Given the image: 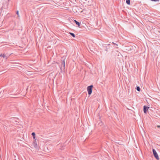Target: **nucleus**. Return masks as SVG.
<instances>
[{
    "label": "nucleus",
    "mask_w": 160,
    "mask_h": 160,
    "mask_svg": "<svg viewBox=\"0 0 160 160\" xmlns=\"http://www.w3.org/2000/svg\"><path fill=\"white\" fill-rule=\"evenodd\" d=\"M69 34L71 35L73 38H74L75 37V35L73 33L69 32Z\"/></svg>",
    "instance_id": "nucleus-8"
},
{
    "label": "nucleus",
    "mask_w": 160,
    "mask_h": 160,
    "mask_svg": "<svg viewBox=\"0 0 160 160\" xmlns=\"http://www.w3.org/2000/svg\"><path fill=\"white\" fill-rule=\"evenodd\" d=\"M126 2L127 3L128 5H130V0H126Z\"/></svg>",
    "instance_id": "nucleus-7"
},
{
    "label": "nucleus",
    "mask_w": 160,
    "mask_h": 160,
    "mask_svg": "<svg viewBox=\"0 0 160 160\" xmlns=\"http://www.w3.org/2000/svg\"><path fill=\"white\" fill-rule=\"evenodd\" d=\"M152 1H158L159 0H151Z\"/></svg>",
    "instance_id": "nucleus-12"
},
{
    "label": "nucleus",
    "mask_w": 160,
    "mask_h": 160,
    "mask_svg": "<svg viewBox=\"0 0 160 160\" xmlns=\"http://www.w3.org/2000/svg\"><path fill=\"white\" fill-rule=\"evenodd\" d=\"M157 127H158V128H160V126H159V125H158V126Z\"/></svg>",
    "instance_id": "nucleus-15"
},
{
    "label": "nucleus",
    "mask_w": 160,
    "mask_h": 160,
    "mask_svg": "<svg viewBox=\"0 0 160 160\" xmlns=\"http://www.w3.org/2000/svg\"><path fill=\"white\" fill-rule=\"evenodd\" d=\"M2 22L0 24V26H2Z\"/></svg>",
    "instance_id": "nucleus-14"
},
{
    "label": "nucleus",
    "mask_w": 160,
    "mask_h": 160,
    "mask_svg": "<svg viewBox=\"0 0 160 160\" xmlns=\"http://www.w3.org/2000/svg\"><path fill=\"white\" fill-rule=\"evenodd\" d=\"M149 108V107H146L145 106H144L143 107V111L144 112L146 113L147 112V111L148 110V109Z\"/></svg>",
    "instance_id": "nucleus-3"
},
{
    "label": "nucleus",
    "mask_w": 160,
    "mask_h": 160,
    "mask_svg": "<svg viewBox=\"0 0 160 160\" xmlns=\"http://www.w3.org/2000/svg\"><path fill=\"white\" fill-rule=\"evenodd\" d=\"M34 147H37V146H38L37 144L36 143H34Z\"/></svg>",
    "instance_id": "nucleus-10"
},
{
    "label": "nucleus",
    "mask_w": 160,
    "mask_h": 160,
    "mask_svg": "<svg viewBox=\"0 0 160 160\" xmlns=\"http://www.w3.org/2000/svg\"><path fill=\"white\" fill-rule=\"evenodd\" d=\"M17 14L18 15H19V12H18V11L17 12Z\"/></svg>",
    "instance_id": "nucleus-13"
},
{
    "label": "nucleus",
    "mask_w": 160,
    "mask_h": 160,
    "mask_svg": "<svg viewBox=\"0 0 160 160\" xmlns=\"http://www.w3.org/2000/svg\"><path fill=\"white\" fill-rule=\"evenodd\" d=\"M63 66L64 67H65V61L64 60L63 61Z\"/></svg>",
    "instance_id": "nucleus-11"
},
{
    "label": "nucleus",
    "mask_w": 160,
    "mask_h": 160,
    "mask_svg": "<svg viewBox=\"0 0 160 160\" xmlns=\"http://www.w3.org/2000/svg\"><path fill=\"white\" fill-rule=\"evenodd\" d=\"M74 21L75 22L76 24L78 25V27H79L80 26V23L79 22H78L75 20H74Z\"/></svg>",
    "instance_id": "nucleus-4"
},
{
    "label": "nucleus",
    "mask_w": 160,
    "mask_h": 160,
    "mask_svg": "<svg viewBox=\"0 0 160 160\" xmlns=\"http://www.w3.org/2000/svg\"><path fill=\"white\" fill-rule=\"evenodd\" d=\"M152 152L153 154V155H154V156L157 159H159V157L158 155V154H157V152H156V151L154 149H153L152 150Z\"/></svg>",
    "instance_id": "nucleus-2"
},
{
    "label": "nucleus",
    "mask_w": 160,
    "mask_h": 160,
    "mask_svg": "<svg viewBox=\"0 0 160 160\" xmlns=\"http://www.w3.org/2000/svg\"><path fill=\"white\" fill-rule=\"evenodd\" d=\"M32 135L33 136V138L35 139V133L34 132H32Z\"/></svg>",
    "instance_id": "nucleus-6"
},
{
    "label": "nucleus",
    "mask_w": 160,
    "mask_h": 160,
    "mask_svg": "<svg viewBox=\"0 0 160 160\" xmlns=\"http://www.w3.org/2000/svg\"><path fill=\"white\" fill-rule=\"evenodd\" d=\"M137 90L138 91H140V89L139 87L137 86Z\"/></svg>",
    "instance_id": "nucleus-9"
},
{
    "label": "nucleus",
    "mask_w": 160,
    "mask_h": 160,
    "mask_svg": "<svg viewBox=\"0 0 160 160\" xmlns=\"http://www.w3.org/2000/svg\"><path fill=\"white\" fill-rule=\"evenodd\" d=\"M93 87L92 85H90L88 86L87 88V90L89 95H90L92 92V88Z\"/></svg>",
    "instance_id": "nucleus-1"
},
{
    "label": "nucleus",
    "mask_w": 160,
    "mask_h": 160,
    "mask_svg": "<svg viewBox=\"0 0 160 160\" xmlns=\"http://www.w3.org/2000/svg\"><path fill=\"white\" fill-rule=\"evenodd\" d=\"M0 57L3 58H5L6 57V55L5 54H1L0 55Z\"/></svg>",
    "instance_id": "nucleus-5"
}]
</instances>
